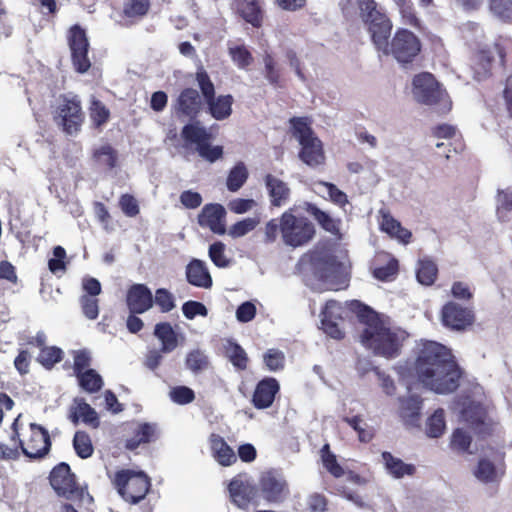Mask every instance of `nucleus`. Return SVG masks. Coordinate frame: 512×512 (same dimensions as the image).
Returning a JSON list of instances; mask_svg holds the SVG:
<instances>
[{"mask_svg": "<svg viewBox=\"0 0 512 512\" xmlns=\"http://www.w3.org/2000/svg\"><path fill=\"white\" fill-rule=\"evenodd\" d=\"M461 375L451 351L434 341L420 343L415 360L407 367V376L417 378L424 387L438 394L455 391Z\"/></svg>", "mask_w": 512, "mask_h": 512, "instance_id": "nucleus-1", "label": "nucleus"}, {"mask_svg": "<svg viewBox=\"0 0 512 512\" xmlns=\"http://www.w3.org/2000/svg\"><path fill=\"white\" fill-rule=\"evenodd\" d=\"M359 317L366 325L361 334L362 344L386 358L397 356L407 333L394 326L387 316L377 314L368 307L361 308Z\"/></svg>", "mask_w": 512, "mask_h": 512, "instance_id": "nucleus-2", "label": "nucleus"}, {"mask_svg": "<svg viewBox=\"0 0 512 512\" xmlns=\"http://www.w3.org/2000/svg\"><path fill=\"white\" fill-rule=\"evenodd\" d=\"M10 440L14 443L18 453L21 451L30 459H41L46 456L51 448V440L48 431L39 424L30 423L23 426L16 418L11 426Z\"/></svg>", "mask_w": 512, "mask_h": 512, "instance_id": "nucleus-3", "label": "nucleus"}, {"mask_svg": "<svg viewBox=\"0 0 512 512\" xmlns=\"http://www.w3.org/2000/svg\"><path fill=\"white\" fill-rule=\"evenodd\" d=\"M359 15L367 27L378 50H387V40L391 34L392 23L385 11L374 0H356Z\"/></svg>", "mask_w": 512, "mask_h": 512, "instance_id": "nucleus-4", "label": "nucleus"}, {"mask_svg": "<svg viewBox=\"0 0 512 512\" xmlns=\"http://www.w3.org/2000/svg\"><path fill=\"white\" fill-rule=\"evenodd\" d=\"M290 126L292 136L301 146L299 158L311 167L321 165L325 160L323 145L312 131L310 121L304 117L292 118Z\"/></svg>", "mask_w": 512, "mask_h": 512, "instance_id": "nucleus-5", "label": "nucleus"}, {"mask_svg": "<svg viewBox=\"0 0 512 512\" xmlns=\"http://www.w3.org/2000/svg\"><path fill=\"white\" fill-rule=\"evenodd\" d=\"M280 233L285 245L297 248L308 244L315 235L313 223L290 208L280 217Z\"/></svg>", "mask_w": 512, "mask_h": 512, "instance_id": "nucleus-6", "label": "nucleus"}, {"mask_svg": "<svg viewBox=\"0 0 512 512\" xmlns=\"http://www.w3.org/2000/svg\"><path fill=\"white\" fill-rule=\"evenodd\" d=\"M112 483L121 498L131 505L144 500L151 489V479L148 475L131 469L117 471Z\"/></svg>", "mask_w": 512, "mask_h": 512, "instance_id": "nucleus-7", "label": "nucleus"}, {"mask_svg": "<svg viewBox=\"0 0 512 512\" xmlns=\"http://www.w3.org/2000/svg\"><path fill=\"white\" fill-rule=\"evenodd\" d=\"M412 94L417 102L435 105L441 112L451 109V101L446 91L430 73H420L413 78Z\"/></svg>", "mask_w": 512, "mask_h": 512, "instance_id": "nucleus-8", "label": "nucleus"}, {"mask_svg": "<svg viewBox=\"0 0 512 512\" xmlns=\"http://www.w3.org/2000/svg\"><path fill=\"white\" fill-rule=\"evenodd\" d=\"M54 120L62 127L63 132L74 135L80 132L85 121L82 101L76 94H62L58 98Z\"/></svg>", "mask_w": 512, "mask_h": 512, "instance_id": "nucleus-9", "label": "nucleus"}, {"mask_svg": "<svg viewBox=\"0 0 512 512\" xmlns=\"http://www.w3.org/2000/svg\"><path fill=\"white\" fill-rule=\"evenodd\" d=\"M181 137L187 145H195L199 156L207 161L214 162L223 155V147L211 146L212 135L199 122L186 124Z\"/></svg>", "mask_w": 512, "mask_h": 512, "instance_id": "nucleus-10", "label": "nucleus"}, {"mask_svg": "<svg viewBox=\"0 0 512 512\" xmlns=\"http://www.w3.org/2000/svg\"><path fill=\"white\" fill-rule=\"evenodd\" d=\"M454 411L460 423L471 426L479 433H484L491 424L488 407L480 400L466 397L456 403Z\"/></svg>", "mask_w": 512, "mask_h": 512, "instance_id": "nucleus-11", "label": "nucleus"}, {"mask_svg": "<svg viewBox=\"0 0 512 512\" xmlns=\"http://www.w3.org/2000/svg\"><path fill=\"white\" fill-rule=\"evenodd\" d=\"M49 481L58 496L68 500L83 498L84 491L77 483L76 475L67 463L57 464L50 472Z\"/></svg>", "mask_w": 512, "mask_h": 512, "instance_id": "nucleus-12", "label": "nucleus"}, {"mask_svg": "<svg viewBox=\"0 0 512 512\" xmlns=\"http://www.w3.org/2000/svg\"><path fill=\"white\" fill-rule=\"evenodd\" d=\"M67 43L71 52V62L76 72L86 73L91 68L89 40L84 28L72 25L67 32Z\"/></svg>", "mask_w": 512, "mask_h": 512, "instance_id": "nucleus-13", "label": "nucleus"}, {"mask_svg": "<svg viewBox=\"0 0 512 512\" xmlns=\"http://www.w3.org/2000/svg\"><path fill=\"white\" fill-rule=\"evenodd\" d=\"M257 486L259 499H263L268 504H281L290 494L286 479L275 471L262 473Z\"/></svg>", "mask_w": 512, "mask_h": 512, "instance_id": "nucleus-14", "label": "nucleus"}, {"mask_svg": "<svg viewBox=\"0 0 512 512\" xmlns=\"http://www.w3.org/2000/svg\"><path fill=\"white\" fill-rule=\"evenodd\" d=\"M420 50L421 43L418 37L406 29H400L390 44L387 43V50L382 51L391 54L399 63L406 64L412 62Z\"/></svg>", "mask_w": 512, "mask_h": 512, "instance_id": "nucleus-15", "label": "nucleus"}, {"mask_svg": "<svg viewBox=\"0 0 512 512\" xmlns=\"http://www.w3.org/2000/svg\"><path fill=\"white\" fill-rule=\"evenodd\" d=\"M504 472V453L499 449L488 448L483 451L474 475L483 483H493L497 482Z\"/></svg>", "mask_w": 512, "mask_h": 512, "instance_id": "nucleus-16", "label": "nucleus"}, {"mask_svg": "<svg viewBox=\"0 0 512 512\" xmlns=\"http://www.w3.org/2000/svg\"><path fill=\"white\" fill-rule=\"evenodd\" d=\"M316 274L327 290H340L347 285L346 267L333 256H327L317 264Z\"/></svg>", "mask_w": 512, "mask_h": 512, "instance_id": "nucleus-17", "label": "nucleus"}, {"mask_svg": "<svg viewBox=\"0 0 512 512\" xmlns=\"http://www.w3.org/2000/svg\"><path fill=\"white\" fill-rule=\"evenodd\" d=\"M475 49V72L479 79L487 75L493 64H502L504 55L498 44L479 42Z\"/></svg>", "mask_w": 512, "mask_h": 512, "instance_id": "nucleus-18", "label": "nucleus"}, {"mask_svg": "<svg viewBox=\"0 0 512 512\" xmlns=\"http://www.w3.org/2000/svg\"><path fill=\"white\" fill-rule=\"evenodd\" d=\"M343 313L344 307L334 300L327 301L321 311V329L331 338L341 339L344 335L341 328Z\"/></svg>", "mask_w": 512, "mask_h": 512, "instance_id": "nucleus-19", "label": "nucleus"}, {"mask_svg": "<svg viewBox=\"0 0 512 512\" xmlns=\"http://www.w3.org/2000/svg\"><path fill=\"white\" fill-rule=\"evenodd\" d=\"M154 299L151 290L145 284H133L126 293V305L132 314H143L152 308Z\"/></svg>", "mask_w": 512, "mask_h": 512, "instance_id": "nucleus-20", "label": "nucleus"}, {"mask_svg": "<svg viewBox=\"0 0 512 512\" xmlns=\"http://www.w3.org/2000/svg\"><path fill=\"white\" fill-rule=\"evenodd\" d=\"M441 315L443 324L455 330L464 329L473 322L472 311L455 302L445 304Z\"/></svg>", "mask_w": 512, "mask_h": 512, "instance_id": "nucleus-21", "label": "nucleus"}, {"mask_svg": "<svg viewBox=\"0 0 512 512\" xmlns=\"http://www.w3.org/2000/svg\"><path fill=\"white\" fill-rule=\"evenodd\" d=\"M175 109L179 117L196 119L202 109V100L198 91L194 88L183 89L176 99Z\"/></svg>", "mask_w": 512, "mask_h": 512, "instance_id": "nucleus-22", "label": "nucleus"}, {"mask_svg": "<svg viewBox=\"0 0 512 512\" xmlns=\"http://www.w3.org/2000/svg\"><path fill=\"white\" fill-rule=\"evenodd\" d=\"M229 492L232 501L240 508H246L249 503H257L258 486L255 487L247 479L237 478L230 482Z\"/></svg>", "mask_w": 512, "mask_h": 512, "instance_id": "nucleus-23", "label": "nucleus"}, {"mask_svg": "<svg viewBox=\"0 0 512 512\" xmlns=\"http://www.w3.org/2000/svg\"><path fill=\"white\" fill-rule=\"evenodd\" d=\"M231 8L253 27L259 28L262 25L264 17L262 1L234 0Z\"/></svg>", "mask_w": 512, "mask_h": 512, "instance_id": "nucleus-24", "label": "nucleus"}, {"mask_svg": "<svg viewBox=\"0 0 512 512\" xmlns=\"http://www.w3.org/2000/svg\"><path fill=\"white\" fill-rule=\"evenodd\" d=\"M224 207L221 204H206L198 215V224L215 234H224Z\"/></svg>", "mask_w": 512, "mask_h": 512, "instance_id": "nucleus-25", "label": "nucleus"}, {"mask_svg": "<svg viewBox=\"0 0 512 512\" xmlns=\"http://www.w3.org/2000/svg\"><path fill=\"white\" fill-rule=\"evenodd\" d=\"M187 282L197 288L209 289L213 281L206 263L202 260L193 258L185 268Z\"/></svg>", "mask_w": 512, "mask_h": 512, "instance_id": "nucleus-26", "label": "nucleus"}, {"mask_svg": "<svg viewBox=\"0 0 512 512\" xmlns=\"http://www.w3.org/2000/svg\"><path fill=\"white\" fill-rule=\"evenodd\" d=\"M279 391V383L274 378H265L260 381L253 395V403L256 408L264 409L272 405Z\"/></svg>", "mask_w": 512, "mask_h": 512, "instance_id": "nucleus-27", "label": "nucleus"}, {"mask_svg": "<svg viewBox=\"0 0 512 512\" xmlns=\"http://www.w3.org/2000/svg\"><path fill=\"white\" fill-rule=\"evenodd\" d=\"M157 438V425L153 423H139L133 430L130 438L126 439L125 448L135 450L141 444L150 443Z\"/></svg>", "mask_w": 512, "mask_h": 512, "instance_id": "nucleus-28", "label": "nucleus"}, {"mask_svg": "<svg viewBox=\"0 0 512 512\" xmlns=\"http://www.w3.org/2000/svg\"><path fill=\"white\" fill-rule=\"evenodd\" d=\"M380 229L387 233L390 237L396 238L401 243L407 244L411 238V232L403 228L389 212L380 210Z\"/></svg>", "mask_w": 512, "mask_h": 512, "instance_id": "nucleus-29", "label": "nucleus"}, {"mask_svg": "<svg viewBox=\"0 0 512 512\" xmlns=\"http://www.w3.org/2000/svg\"><path fill=\"white\" fill-rule=\"evenodd\" d=\"M382 460L387 473L396 479L412 476L416 471V467L413 464L405 463L389 452L382 453Z\"/></svg>", "mask_w": 512, "mask_h": 512, "instance_id": "nucleus-30", "label": "nucleus"}, {"mask_svg": "<svg viewBox=\"0 0 512 512\" xmlns=\"http://www.w3.org/2000/svg\"><path fill=\"white\" fill-rule=\"evenodd\" d=\"M265 184L271 197L272 205L280 207L288 201L290 189L281 179L268 174L265 177Z\"/></svg>", "mask_w": 512, "mask_h": 512, "instance_id": "nucleus-31", "label": "nucleus"}, {"mask_svg": "<svg viewBox=\"0 0 512 512\" xmlns=\"http://www.w3.org/2000/svg\"><path fill=\"white\" fill-rule=\"evenodd\" d=\"M77 406L70 414V419L74 424L81 418L83 423L96 429L100 426V420L97 412L83 398L76 399Z\"/></svg>", "mask_w": 512, "mask_h": 512, "instance_id": "nucleus-32", "label": "nucleus"}, {"mask_svg": "<svg viewBox=\"0 0 512 512\" xmlns=\"http://www.w3.org/2000/svg\"><path fill=\"white\" fill-rule=\"evenodd\" d=\"M313 190L321 197L329 199L332 203L341 208H344L349 203L347 195L332 183L323 181L315 182L313 184Z\"/></svg>", "mask_w": 512, "mask_h": 512, "instance_id": "nucleus-33", "label": "nucleus"}, {"mask_svg": "<svg viewBox=\"0 0 512 512\" xmlns=\"http://www.w3.org/2000/svg\"><path fill=\"white\" fill-rule=\"evenodd\" d=\"M154 335L161 341V351L170 353L178 346L177 334L169 322L155 325Z\"/></svg>", "mask_w": 512, "mask_h": 512, "instance_id": "nucleus-34", "label": "nucleus"}, {"mask_svg": "<svg viewBox=\"0 0 512 512\" xmlns=\"http://www.w3.org/2000/svg\"><path fill=\"white\" fill-rule=\"evenodd\" d=\"M421 403L418 396H409L400 400V414L407 424L416 425L418 423Z\"/></svg>", "mask_w": 512, "mask_h": 512, "instance_id": "nucleus-35", "label": "nucleus"}, {"mask_svg": "<svg viewBox=\"0 0 512 512\" xmlns=\"http://www.w3.org/2000/svg\"><path fill=\"white\" fill-rule=\"evenodd\" d=\"M89 118L94 128H102L110 119V110L99 99L93 97L88 107Z\"/></svg>", "mask_w": 512, "mask_h": 512, "instance_id": "nucleus-36", "label": "nucleus"}, {"mask_svg": "<svg viewBox=\"0 0 512 512\" xmlns=\"http://www.w3.org/2000/svg\"><path fill=\"white\" fill-rule=\"evenodd\" d=\"M306 210L324 230L335 235L339 233L340 220L333 218L330 214L320 210L313 204L307 203Z\"/></svg>", "mask_w": 512, "mask_h": 512, "instance_id": "nucleus-37", "label": "nucleus"}, {"mask_svg": "<svg viewBox=\"0 0 512 512\" xmlns=\"http://www.w3.org/2000/svg\"><path fill=\"white\" fill-rule=\"evenodd\" d=\"M437 274L438 268L432 260L428 258L419 259L416 268V277L419 283L430 286L435 282Z\"/></svg>", "mask_w": 512, "mask_h": 512, "instance_id": "nucleus-38", "label": "nucleus"}, {"mask_svg": "<svg viewBox=\"0 0 512 512\" xmlns=\"http://www.w3.org/2000/svg\"><path fill=\"white\" fill-rule=\"evenodd\" d=\"M73 448L81 459L90 458L94 453V446L90 435L86 431L78 430L73 437Z\"/></svg>", "mask_w": 512, "mask_h": 512, "instance_id": "nucleus-39", "label": "nucleus"}, {"mask_svg": "<svg viewBox=\"0 0 512 512\" xmlns=\"http://www.w3.org/2000/svg\"><path fill=\"white\" fill-rule=\"evenodd\" d=\"M248 178V169L243 162L234 165L226 177V187L232 192L238 191Z\"/></svg>", "mask_w": 512, "mask_h": 512, "instance_id": "nucleus-40", "label": "nucleus"}, {"mask_svg": "<svg viewBox=\"0 0 512 512\" xmlns=\"http://www.w3.org/2000/svg\"><path fill=\"white\" fill-rule=\"evenodd\" d=\"M446 429L445 414L443 409H437L430 415L425 424V433L430 438L440 437Z\"/></svg>", "mask_w": 512, "mask_h": 512, "instance_id": "nucleus-41", "label": "nucleus"}, {"mask_svg": "<svg viewBox=\"0 0 512 512\" xmlns=\"http://www.w3.org/2000/svg\"><path fill=\"white\" fill-rule=\"evenodd\" d=\"M76 377L80 387L88 393H96L103 387V379L94 369H87Z\"/></svg>", "mask_w": 512, "mask_h": 512, "instance_id": "nucleus-42", "label": "nucleus"}, {"mask_svg": "<svg viewBox=\"0 0 512 512\" xmlns=\"http://www.w3.org/2000/svg\"><path fill=\"white\" fill-rule=\"evenodd\" d=\"M433 135L437 139H445L448 141L449 146H454L455 151H459L463 148L462 143L460 141V134L457 129L448 124H442L435 127L433 131Z\"/></svg>", "mask_w": 512, "mask_h": 512, "instance_id": "nucleus-43", "label": "nucleus"}, {"mask_svg": "<svg viewBox=\"0 0 512 512\" xmlns=\"http://www.w3.org/2000/svg\"><path fill=\"white\" fill-rule=\"evenodd\" d=\"M64 353L61 348L57 346H48L40 349L37 357V362L40 363L45 369H52L57 363L61 362Z\"/></svg>", "mask_w": 512, "mask_h": 512, "instance_id": "nucleus-44", "label": "nucleus"}, {"mask_svg": "<svg viewBox=\"0 0 512 512\" xmlns=\"http://www.w3.org/2000/svg\"><path fill=\"white\" fill-rule=\"evenodd\" d=\"M497 216L502 222L509 221L512 218V190H501L497 194Z\"/></svg>", "mask_w": 512, "mask_h": 512, "instance_id": "nucleus-45", "label": "nucleus"}, {"mask_svg": "<svg viewBox=\"0 0 512 512\" xmlns=\"http://www.w3.org/2000/svg\"><path fill=\"white\" fill-rule=\"evenodd\" d=\"M150 0H127L124 3L123 14L127 18L140 19L149 11Z\"/></svg>", "mask_w": 512, "mask_h": 512, "instance_id": "nucleus-46", "label": "nucleus"}, {"mask_svg": "<svg viewBox=\"0 0 512 512\" xmlns=\"http://www.w3.org/2000/svg\"><path fill=\"white\" fill-rule=\"evenodd\" d=\"M226 356L233 366L238 370H244L247 367L248 357L243 348L238 344L228 341L226 343Z\"/></svg>", "mask_w": 512, "mask_h": 512, "instance_id": "nucleus-47", "label": "nucleus"}, {"mask_svg": "<svg viewBox=\"0 0 512 512\" xmlns=\"http://www.w3.org/2000/svg\"><path fill=\"white\" fill-rule=\"evenodd\" d=\"M229 55L232 61L235 63V65H237L239 68H245L249 66L253 61V57L250 51L244 44H230Z\"/></svg>", "mask_w": 512, "mask_h": 512, "instance_id": "nucleus-48", "label": "nucleus"}, {"mask_svg": "<svg viewBox=\"0 0 512 512\" xmlns=\"http://www.w3.org/2000/svg\"><path fill=\"white\" fill-rule=\"evenodd\" d=\"M344 421L351 426L358 434L361 442H369L374 436V430L370 427L361 416L345 417Z\"/></svg>", "mask_w": 512, "mask_h": 512, "instance_id": "nucleus-49", "label": "nucleus"}, {"mask_svg": "<svg viewBox=\"0 0 512 512\" xmlns=\"http://www.w3.org/2000/svg\"><path fill=\"white\" fill-rule=\"evenodd\" d=\"M385 257V265L375 267L373 275L381 281H390L394 279L398 272V261L390 256Z\"/></svg>", "mask_w": 512, "mask_h": 512, "instance_id": "nucleus-50", "label": "nucleus"}, {"mask_svg": "<svg viewBox=\"0 0 512 512\" xmlns=\"http://www.w3.org/2000/svg\"><path fill=\"white\" fill-rule=\"evenodd\" d=\"M321 460L325 469L334 477L338 478L344 475V469L337 462L336 456L330 452L328 444L321 449Z\"/></svg>", "mask_w": 512, "mask_h": 512, "instance_id": "nucleus-51", "label": "nucleus"}, {"mask_svg": "<svg viewBox=\"0 0 512 512\" xmlns=\"http://www.w3.org/2000/svg\"><path fill=\"white\" fill-rule=\"evenodd\" d=\"M185 362L187 368L195 374L206 370L209 366L208 357L200 350L189 352Z\"/></svg>", "mask_w": 512, "mask_h": 512, "instance_id": "nucleus-52", "label": "nucleus"}, {"mask_svg": "<svg viewBox=\"0 0 512 512\" xmlns=\"http://www.w3.org/2000/svg\"><path fill=\"white\" fill-rule=\"evenodd\" d=\"M263 362L269 371L282 370L285 364V355L278 349H268L263 355Z\"/></svg>", "mask_w": 512, "mask_h": 512, "instance_id": "nucleus-53", "label": "nucleus"}, {"mask_svg": "<svg viewBox=\"0 0 512 512\" xmlns=\"http://www.w3.org/2000/svg\"><path fill=\"white\" fill-rule=\"evenodd\" d=\"M153 299L162 313H168L175 308L174 296L166 288H158L155 291V297H153Z\"/></svg>", "mask_w": 512, "mask_h": 512, "instance_id": "nucleus-54", "label": "nucleus"}, {"mask_svg": "<svg viewBox=\"0 0 512 512\" xmlns=\"http://www.w3.org/2000/svg\"><path fill=\"white\" fill-rule=\"evenodd\" d=\"M259 222L260 220L256 217L243 219L230 227L229 235L235 238L242 237L254 230Z\"/></svg>", "mask_w": 512, "mask_h": 512, "instance_id": "nucleus-55", "label": "nucleus"}, {"mask_svg": "<svg viewBox=\"0 0 512 512\" xmlns=\"http://www.w3.org/2000/svg\"><path fill=\"white\" fill-rule=\"evenodd\" d=\"M118 204L121 211L127 217H136L140 213L138 201L129 193L122 194L119 198Z\"/></svg>", "mask_w": 512, "mask_h": 512, "instance_id": "nucleus-56", "label": "nucleus"}, {"mask_svg": "<svg viewBox=\"0 0 512 512\" xmlns=\"http://www.w3.org/2000/svg\"><path fill=\"white\" fill-rule=\"evenodd\" d=\"M471 444V436L463 431L462 428H457L451 436V448L458 452H465Z\"/></svg>", "mask_w": 512, "mask_h": 512, "instance_id": "nucleus-57", "label": "nucleus"}, {"mask_svg": "<svg viewBox=\"0 0 512 512\" xmlns=\"http://www.w3.org/2000/svg\"><path fill=\"white\" fill-rule=\"evenodd\" d=\"M196 79L201 89L205 102L215 100L214 84L205 71L197 72Z\"/></svg>", "mask_w": 512, "mask_h": 512, "instance_id": "nucleus-58", "label": "nucleus"}, {"mask_svg": "<svg viewBox=\"0 0 512 512\" xmlns=\"http://www.w3.org/2000/svg\"><path fill=\"white\" fill-rule=\"evenodd\" d=\"M94 157L98 162L107 166L108 168H114L117 162L116 151L109 145L100 147L95 151Z\"/></svg>", "mask_w": 512, "mask_h": 512, "instance_id": "nucleus-59", "label": "nucleus"}, {"mask_svg": "<svg viewBox=\"0 0 512 512\" xmlns=\"http://www.w3.org/2000/svg\"><path fill=\"white\" fill-rule=\"evenodd\" d=\"M82 312L89 320H95L99 315V301L87 295H82L80 298Z\"/></svg>", "mask_w": 512, "mask_h": 512, "instance_id": "nucleus-60", "label": "nucleus"}, {"mask_svg": "<svg viewBox=\"0 0 512 512\" xmlns=\"http://www.w3.org/2000/svg\"><path fill=\"white\" fill-rule=\"evenodd\" d=\"M182 312L187 319H194L196 316H206V306L198 301L189 300L182 305Z\"/></svg>", "mask_w": 512, "mask_h": 512, "instance_id": "nucleus-61", "label": "nucleus"}, {"mask_svg": "<svg viewBox=\"0 0 512 512\" xmlns=\"http://www.w3.org/2000/svg\"><path fill=\"white\" fill-rule=\"evenodd\" d=\"M171 398L175 403L185 405L194 401L195 393L189 387L177 386L172 389Z\"/></svg>", "mask_w": 512, "mask_h": 512, "instance_id": "nucleus-62", "label": "nucleus"}, {"mask_svg": "<svg viewBox=\"0 0 512 512\" xmlns=\"http://www.w3.org/2000/svg\"><path fill=\"white\" fill-rule=\"evenodd\" d=\"M491 11L503 20L509 19L512 16V1L511 0H491Z\"/></svg>", "mask_w": 512, "mask_h": 512, "instance_id": "nucleus-63", "label": "nucleus"}, {"mask_svg": "<svg viewBox=\"0 0 512 512\" xmlns=\"http://www.w3.org/2000/svg\"><path fill=\"white\" fill-rule=\"evenodd\" d=\"M54 258L49 259L48 268L52 273H56L60 270L66 269V251L62 246H56L53 249Z\"/></svg>", "mask_w": 512, "mask_h": 512, "instance_id": "nucleus-64", "label": "nucleus"}]
</instances>
